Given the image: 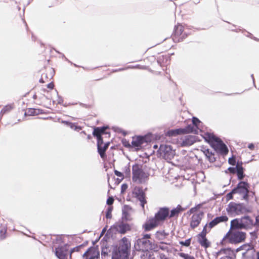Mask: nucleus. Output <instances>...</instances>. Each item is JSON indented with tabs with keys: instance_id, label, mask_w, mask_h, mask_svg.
Wrapping results in <instances>:
<instances>
[{
	"instance_id": "36",
	"label": "nucleus",
	"mask_w": 259,
	"mask_h": 259,
	"mask_svg": "<svg viewBox=\"0 0 259 259\" xmlns=\"http://www.w3.org/2000/svg\"><path fill=\"white\" fill-rule=\"evenodd\" d=\"M179 255L184 259H195L194 256L183 252L179 253Z\"/></svg>"
},
{
	"instance_id": "17",
	"label": "nucleus",
	"mask_w": 259,
	"mask_h": 259,
	"mask_svg": "<svg viewBox=\"0 0 259 259\" xmlns=\"http://www.w3.org/2000/svg\"><path fill=\"white\" fill-rule=\"evenodd\" d=\"M88 254V256H92L99 258L100 257V252L98 249L95 247H90L87 251H86L83 254V257H85Z\"/></svg>"
},
{
	"instance_id": "42",
	"label": "nucleus",
	"mask_w": 259,
	"mask_h": 259,
	"mask_svg": "<svg viewBox=\"0 0 259 259\" xmlns=\"http://www.w3.org/2000/svg\"><path fill=\"white\" fill-rule=\"evenodd\" d=\"M234 194H236V193L235 192V190H234V189H233L230 192H229V193H228L227 194V195H226L227 200H229L232 199L233 197V195Z\"/></svg>"
},
{
	"instance_id": "21",
	"label": "nucleus",
	"mask_w": 259,
	"mask_h": 259,
	"mask_svg": "<svg viewBox=\"0 0 259 259\" xmlns=\"http://www.w3.org/2000/svg\"><path fill=\"white\" fill-rule=\"evenodd\" d=\"M130 242L128 241L127 238L124 237L121 240V242L119 243L118 248L130 251Z\"/></svg>"
},
{
	"instance_id": "45",
	"label": "nucleus",
	"mask_w": 259,
	"mask_h": 259,
	"mask_svg": "<svg viewBox=\"0 0 259 259\" xmlns=\"http://www.w3.org/2000/svg\"><path fill=\"white\" fill-rule=\"evenodd\" d=\"M124 172L126 177H130L131 176V169L130 165L126 166L124 167Z\"/></svg>"
},
{
	"instance_id": "28",
	"label": "nucleus",
	"mask_w": 259,
	"mask_h": 259,
	"mask_svg": "<svg viewBox=\"0 0 259 259\" xmlns=\"http://www.w3.org/2000/svg\"><path fill=\"white\" fill-rule=\"evenodd\" d=\"M242 163L240 162V165L237 169V170L236 172L237 176V178L239 180H242L244 179L245 177V174L244 173V168L242 166Z\"/></svg>"
},
{
	"instance_id": "41",
	"label": "nucleus",
	"mask_w": 259,
	"mask_h": 259,
	"mask_svg": "<svg viewBox=\"0 0 259 259\" xmlns=\"http://www.w3.org/2000/svg\"><path fill=\"white\" fill-rule=\"evenodd\" d=\"M191 238L186 239L185 241H180V244L183 246L188 247L191 244Z\"/></svg>"
},
{
	"instance_id": "12",
	"label": "nucleus",
	"mask_w": 259,
	"mask_h": 259,
	"mask_svg": "<svg viewBox=\"0 0 259 259\" xmlns=\"http://www.w3.org/2000/svg\"><path fill=\"white\" fill-rule=\"evenodd\" d=\"M135 195L137 199L140 202V205L144 208V205L147 203L145 193L142 187H138L135 189Z\"/></svg>"
},
{
	"instance_id": "48",
	"label": "nucleus",
	"mask_w": 259,
	"mask_h": 259,
	"mask_svg": "<svg viewBox=\"0 0 259 259\" xmlns=\"http://www.w3.org/2000/svg\"><path fill=\"white\" fill-rule=\"evenodd\" d=\"M101 128V135H110V133H108L107 132H106V129H107L108 128V127L107 126H102V127H100Z\"/></svg>"
},
{
	"instance_id": "9",
	"label": "nucleus",
	"mask_w": 259,
	"mask_h": 259,
	"mask_svg": "<svg viewBox=\"0 0 259 259\" xmlns=\"http://www.w3.org/2000/svg\"><path fill=\"white\" fill-rule=\"evenodd\" d=\"M69 245L65 244L59 246L55 248V253L59 259H67L69 249Z\"/></svg>"
},
{
	"instance_id": "26",
	"label": "nucleus",
	"mask_w": 259,
	"mask_h": 259,
	"mask_svg": "<svg viewBox=\"0 0 259 259\" xmlns=\"http://www.w3.org/2000/svg\"><path fill=\"white\" fill-rule=\"evenodd\" d=\"M255 250L253 246L251 243L244 244L236 249V252H238L240 250H245V252H248L249 250Z\"/></svg>"
},
{
	"instance_id": "56",
	"label": "nucleus",
	"mask_w": 259,
	"mask_h": 259,
	"mask_svg": "<svg viewBox=\"0 0 259 259\" xmlns=\"http://www.w3.org/2000/svg\"><path fill=\"white\" fill-rule=\"evenodd\" d=\"M248 148L249 149H250V150H253V149H254V144H252V143L249 144L248 145Z\"/></svg>"
},
{
	"instance_id": "47",
	"label": "nucleus",
	"mask_w": 259,
	"mask_h": 259,
	"mask_svg": "<svg viewBox=\"0 0 259 259\" xmlns=\"http://www.w3.org/2000/svg\"><path fill=\"white\" fill-rule=\"evenodd\" d=\"M139 66V65H137V66H128L126 68H119L118 69H116L115 70H114V72H117V71H123V70H124L125 69H128V68H138Z\"/></svg>"
},
{
	"instance_id": "52",
	"label": "nucleus",
	"mask_w": 259,
	"mask_h": 259,
	"mask_svg": "<svg viewBox=\"0 0 259 259\" xmlns=\"http://www.w3.org/2000/svg\"><path fill=\"white\" fill-rule=\"evenodd\" d=\"M128 186L126 184H123L121 186V193H123L127 189Z\"/></svg>"
},
{
	"instance_id": "40",
	"label": "nucleus",
	"mask_w": 259,
	"mask_h": 259,
	"mask_svg": "<svg viewBox=\"0 0 259 259\" xmlns=\"http://www.w3.org/2000/svg\"><path fill=\"white\" fill-rule=\"evenodd\" d=\"M195 141V138L193 137H187V139H186L185 141L184 142L186 143V144L188 145H192L194 143V142Z\"/></svg>"
},
{
	"instance_id": "14",
	"label": "nucleus",
	"mask_w": 259,
	"mask_h": 259,
	"mask_svg": "<svg viewBox=\"0 0 259 259\" xmlns=\"http://www.w3.org/2000/svg\"><path fill=\"white\" fill-rule=\"evenodd\" d=\"M203 214L202 211H200L199 213L194 214L192 216L190 221V227L191 229H194L199 226L201 221Z\"/></svg>"
},
{
	"instance_id": "19",
	"label": "nucleus",
	"mask_w": 259,
	"mask_h": 259,
	"mask_svg": "<svg viewBox=\"0 0 259 259\" xmlns=\"http://www.w3.org/2000/svg\"><path fill=\"white\" fill-rule=\"evenodd\" d=\"M200 123L201 121L198 118L195 117H193L192 118V124H189L188 125L193 126L194 128L192 132H189L187 133H194L195 134H198L199 132L200 131V130L199 129V124Z\"/></svg>"
},
{
	"instance_id": "37",
	"label": "nucleus",
	"mask_w": 259,
	"mask_h": 259,
	"mask_svg": "<svg viewBox=\"0 0 259 259\" xmlns=\"http://www.w3.org/2000/svg\"><path fill=\"white\" fill-rule=\"evenodd\" d=\"M83 246V244H81V245H78L77 246H76L73 248H72L70 251V258H71V256H72V254L74 252H77V251H79L80 249Z\"/></svg>"
},
{
	"instance_id": "44",
	"label": "nucleus",
	"mask_w": 259,
	"mask_h": 259,
	"mask_svg": "<svg viewBox=\"0 0 259 259\" xmlns=\"http://www.w3.org/2000/svg\"><path fill=\"white\" fill-rule=\"evenodd\" d=\"M207 224H206L204 226L201 232H200L199 234L206 235L207 233L208 232H209L210 230V229H209L208 230H207ZM208 229H209V228H208Z\"/></svg>"
},
{
	"instance_id": "49",
	"label": "nucleus",
	"mask_w": 259,
	"mask_h": 259,
	"mask_svg": "<svg viewBox=\"0 0 259 259\" xmlns=\"http://www.w3.org/2000/svg\"><path fill=\"white\" fill-rule=\"evenodd\" d=\"M228 162L232 165H235L236 164V159L234 157H232L229 158Z\"/></svg>"
},
{
	"instance_id": "7",
	"label": "nucleus",
	"mask_w": 259,
	"mask_h": 259,
	"mask_svg": "<svg viewBox=\"0 0 259 259\" xmlns=\"http://www.w3.org/2000/svg\"><path fill=\"white\" fill-rule=\"evenodd\" d=\"M249 185L244 181H240L237 186L234 188L236 194L242 195L243 199L248 201L249 199Z\"/></svg>"
},
{
	"instance_id": "4",
	"label": "nucleus",
	"mask_w": 259,
	"mask_h": 259,
	"mask_svg": "<svg viewBox=\"0 0 259 259\" xmlns=\"http://www.w3.org/2000/svg\"><path fill=\"white\" fill-rule=\"evenodd\" d=\"M226 211L230 217H234L245 213L248 210L243 203L230 202L227 205Z\"/></svg>"
},
{
	"instance_id": "55",
	"label": "nucleus",
	"mask_w": 259,
	"mask_h": 259,
	"mask_svg": "<svg viewBox=\"0 0 259 259\" xmlns=\"http://www.w3.org/2000/svg\"><path fill=\"white\" fill-rule=\"evenodd\" d=\"M250 235L251 236L252 239H255L257 238L256 233L255 231H253L250 233Z\"/></svg>"
},
{
	"instance_id": "29",
	"label": "nucleus",
	"mask_w": 259,
	"mask_h": 259,
	"mask_svg": "<svg viewBox=\"0 0 259 259\" xmlns=\"http://www.w3.org/2000/svg\"><path fill=\"white\" fill-rule=\"evenodd\" d=\"M61 122L69 126L71 129L74 130V131H79L81 129L80 126L76 125L75 123L68 121L62 120Z\"/></svg>"
},
{
	"instance_id": "61",
	"label": "nucleus",
	"mask_w": 259,
	"mask_h": 259,
	"mask_svg": "<svg viewBox=\"0 0 259 259\" xmlns=\"http://www.w3.org/2000/svg\"><path fill=\"white\" fill-rule=\"evenodd\" d=\"M159 248L162 250H165L167 249V247L165 246L159 245Z\"/></svg>"
},
{
	"instance_id": "34",
	"label": "nucleus",
	"mask_w": 259,
	"mask_h": 259,
	"mask_svg": "<svg viewBox=\"0 0 259 259\" xmlns=\"http://www.w3.org/2000/svg\"><path fill=\"white\" fill-rule=\"evenodd\" d=\"M240 162L238 161L235 167H229L228 168V170L231 174H236V172L237 170V169L240 165Z\"/></svg>"
},
{
	"instance_id": "15",
	"label": "nucleus",
	"mask_w": 259,
	"mask_h": 259,
	"mask_svg": "<svg viewBox=\"0 0 259 259\" xmlns=\"http://www.w3.org/2000/svg\"><path fill=\"white\" fill-rule=\"evenodd\" d=\"M159 222L153 217L143 225V228L145 231H149L155 228L158 225Z\"/></svg>"
},
{
	"instance_id": "51",
	"label": "nucleus",
	"mask_w": 259,
	"mask_h": 259,
	"mask_svg": "<svg viewBox=\"0 0 259 259\" xmlns=\"http://www.w3.org/2000/svg\"><path fill=\"white\" fill-rule=\"evenodd\" d=\"M114 202V198L112 197H109L106 201V203L108 205H111Z\"/></svg>"
},
{
	"instance_id": "63",
	"label": "nucleus",
	"mask_w": 259,
	"mask_h": 259,
	"mask_svg": "<svg viewBox=\"0 0 259 259\" xmlns=\"http://www.w3.org/2000/svg\"><path fill=\"white\" fill-rule=\"evenodd\" d=\"M160 257H161V259H169V258H168L167 257H166L165 255L164 254H161L160 255Z\"/></svg>"
},
{
	"instance_id": "3",
	"label": "nucleus",
	"mask_w": 259,
	"mask_h": 259,
	"mask_svg": "<svg viewBox=\"0 0 259 259\" xmlns=\"http://www.w3.org/2000/svg\"><path fill=\"white\" fill-rule=\"evenodd\" d=\"M232 227L240 230H249L255 225L253 220L249 215H246L241 218L234 219L231 221Z\"/></svg>"
},
{
	"instance_id": "50",
	"label": "nucleus",
	"mask_w": 259,
	"mask_h": 259,
	"mask_svg": "<svg viewBox=\"0 0 259 259\" xmlns=\"http://www.w3.org/2000/svg\"><path fill=\"white\" fill-rule=\"evenodd\" d=\"M122 143L124 147L127 148H129L131 146H132V145H131V144H130L129 142L127 141L126 139H123L122 140Z\"/></svg>"
},
{
	"instance_id": "16",
	"label": "nucleus",
	"mask_w": 259,
	"mask_h": 259,
	"mask_svg": "<svg viewBox=\"0 0 259 259\" xmlns=\"http://www.w3.org/2000/svg\"><path fill=\"white\" fill-rule=\"evenodd\" d=\"M145 142V138L143 136H138L136 138H133L132 142V147L135 148L137 150H140L142 144Z\"/></svg>"
},
{
	"instance_id": "30",
	"label": "nucleus",
	"mask_w": 259,
	"mask_h": 259,
	"mask_svg": "<svg viewBox=\"0 0 259 259\" xmlns=\"http://www.w3.org/2000/svg\"><path fill=\"white\" fill-rule=\"evenodd\" d=\"M7 227L6 225H1L0 226V238L1 239H4L6 237V233Z\"/></svg>"
},
{
	"instance_id": "31",
	"label": "nucleus",
	"mask_w": 259,
	"mask_h": 259,
	"mask_svg": "<svg viewBox=\"0 0 259 259\" xmlns=\"http://www.w3.org/2000/svg\"><path fill=\"white\" fill-rule=\"evenodd\" d=\"M131 209V207L127 205H124L122 208V215L123 218H124L125 219H127V217L128 215V211Z\"/></svg>"
},
{
	"instance_id": "35",
	"label": "nucleus",
	"mask_w": 259,
	"mask_h": 259,
	"mask_svg": "<svg viewBox=\"0 0 259 259\" xmlns=\"http://www.w3.org/2000/svg\"><path fill=\"white\" fill-rule=\"evenodd\" d=\"M218 224L222 222H226L228 220V218L226 215H222L215 218Z\"/></svg>"
},
{
	"instance_id": "6",
	"label": "nucleus",
	"mask_w": 259,
	"mask_h": 259,
	"mask_svg": "<svg viewBox=\"0 0 259 259\" xmlns=\"http://www.w3.org/2000/svg\"><path fill=\"white\" fill-rule=\"evenodd\" d=\"M133 181L139 184L145 182V173L142 169V166L138 164H135L132 167Z\"/></svg>"
},
{
	"instance_id": "53",
	"label": "nucleus",
	"mask_w": 259,
	"mask_h": 259,
	"mask_svg": "<svg viewBox=\"0 0 259 259\" xmlns=\"http://www.w3.org/2000/svg\"><path fill=\"white\" fill-rule=\"evenodd\" d=\"M114 174L116 176L119 177H121V180H122L123 179V175L122 172L118 171L117 170H114Z\"/></svg>"
},
{
	"instance_id": "59",
	"label": "nucleus",
	"mask_w": 259,
	"mask_h": 259,
	"mask_svg": "<svg viewBox=\"0 0 259 259\" xmlns=\"http://www.w3.org/2000/svg\"><path fill=\"white\" fill-rule=\"evenodd\" d=\"M254 223H255V225H256L259 226V216L256 217Z\"/></svg>"
},
{
	"instance_id": "13",
	"label": "nucleus",
	"mask_w": 259,
	"mask_h": 259,
	"mask_svg": "<svg viewBox=\"0 0 259 259\" xmlns=\"http://www.w3.org/2000/svg\"><path fill=\"white\" fill-rule=\"evenodd\" d=\"M194 127L191 125H187L183 128H178L169 130L167 133L168 136H174L182 134H187L189 132H192Z\"/></svg>"
},
{
	"instance_id": "64",
	"label": "nucleus",
	"mask_w": 259,
	"mask_h": 259,
	"mask_svg": "<svg viewBox=\"0 0 259 259\" xmlns=\"http://www.w3.org/2000/svg\"><path fill=\"white\" fill-rule=\"evenodd\" d=\"M196 208L195 207L192 208L190 209V212L193 213L195 210H196Z\"/></svg>"
},
{
	"instance_id": "18",
	"label": "nucleus",
	"mask_w": 259,
	"mask_h": 259,
	"mask_svg": "<svg viewBox=\"0 0 259 259\" xmlns=\"http://www.w3.org/2000/svg\"><path fill=\"white\" fill-rule=\"evenodd\" d=\"M197 241L201 246L206 248L210 246V243L206 237V235L198 234L197 235Z\"/></svg>"
},
{
	"instance_id": "54",
	"label": "nucleus",
	"mask_w": 259,
	"mask_h": 259,
	"mask_svg": "<svg viewBox=\"0 0 259 259\" xmlns=\"http://www.w3.org/2000/svg\"><path fill=\"white\" fill-rule=\"evenodd\" d=\"M57 94L58 96V99L57 100V103L59 104H62L63 102V98L58 95V92H57Z\"/></svg>"
},
{
	"instance_id": "5",
	"label": "nucleus",
	"mask_w": 259,
	"mask_h": 259,
	"mask_svg": "<svg viewBox=\"0 0 259 259\" xmlns=\"http://www.w3.org/2000/svg\"><path fill=\"white\" fill-rule=\"evenodd\" d=\"M158 154L160 157L169 162L174 157L176 153L175 150L172 149L171 146L161 144L158 150Z\"/></svg>"
},
{
	"instance_id": "23",
	"label": "nucleus",
	"mask_w": 259,
	"mask_h": 259,
	"mask_svg": "<svg viewBox=\"0 0 259 259\" xmlns=\"http://www.w3.org/2000/svg\"><path fill=\"white\" fill-rule=\"evenodd\" d=\"M44 113L43 110L40 109L29 108L25 112V114L29 116L37 115Z\"/></svg>"
},
{
	"instance_id": "32",
	"label": "nucleus",
	"mask_w": 259,
	"mask_h": 259,
	"mask_svg": "<svg viewBox=\"0 0 259 259\" xmlns=\"http://www.w3.org/2000/svg\"><path fill=\"white\" fill-rule=\"evenodd\" d=\"M101 128L100 127H96L94 128V131L93 132V135L96 138L101 137Z\"/></svg>"
},
{
	"instance_id": "33",
	"label": "nucleus",
	"mask_w": 259,
	"mask_h": 259,
	"mask_svg": "<svg viewBox=\"0 0 259 259\" xmlns=\"http://www.w3.org/2000/svg\"><path fill=\"white\" fill-rule=\"evenodd\" d=\"M226 249H222L217 253L218 255L222 254H225L222 256L220 259H234L233 257L226 255Z\"/></svg>"
},
{
	"instance_id": "24",
	"label": "nucleus",
	"mask_w": 259,
	"mask_h": 259,
	"mask_svg": "<svg viewBox=\"0 0 259 259\" xmlns=\"http://www.w3.org/2000/svg\"><path fill=\"white\" fill-rule=\"evenodd\" d=\"M131 229L128 224L125 223H120L117 226V230L121 234H125L127 231Z\"/></svg>"
},
{
	"instance_id": "8",
	"label": "nucleus",
	"mask_w": 259,
	"mask_h": 259,
	"mask_svg": "<svg viewBox=\"0 0 259 259\" xmlns=\"http://www.w3.org/2000/svg\"><path fill=\"white\" fill-rule=\"evenodd\" d=\"M134 247L138 251H147L152 249V244L149 240L141 238L136 240Z\"/></svg>"
},
{
	"instance_id": "46",
	"label": "nucleus",
	"mask_w": 259,
	"mask_h": 259,
	"mask_svg": "<svg viewBox=\"0 0 259 259\" xmlns=\"http://www.w3.org/2000/svg\"><path fill=\"white\" fill-rule=\"evenodd\" d=\"M97 148H98L99 147L103 145V144H104V142H103V137L102 136L97 138Z\"/></svg>"
},
{
	"instance_id": "39",
	"label": "nucleus",
	"mask_w": 259,
	"mask_h": 259,
	"mask_svg": "<svg viewBox=\"0 0 259 259\" xmlns=\"http://www.w3.org/2000/svg\"><path fill=\"white\" fill-rule=\"evenodd\" d=\"M112 210H113V206H109L107 208V210H106V218L107 219H111V217H112L111 212H112Z\"/></svg>"
},
{
	"instance_id": "11",
	"label": "nucleus",
	"mask_w": 259,
	"mask_h": 259,
	"mask_svg": "<svg viewBox=\"0 0 259 259\" xmlns=\"http://www.w3.org/2000/svg\"><path fill=\"white\" fill-rule=\"evenodd\" d=\"M183 27L181 25H178L175 26L174 28V32L173 34V39L174 40L178 41H183V39L187 36L185 33H183Z\"/></svg>"
},
{
	"instance_id": "27",
	"label": "nucleus",
	"mask_w": 259,
	"mask_h": 259,
	"mask_svg": "<svg viewBox=\"0 0 259 259\" xmlns=\"http://www.w3.org/2000/svg\"><path fill=\"white\" fill-rule=\"evenodd\" d=\"M130 251L118 248L117 255L120 259H128Z\"/></svg>"
},
{
	"instance_id": "62",
	"label": "nucleus",
	"mask_w": 259,
	"mask_h": 259,
	"mask_svg": "<svg viewBox=\"0 0 259 259\" xmlns=\"http://www.w3.org/2000/svg\"><path fill=\"white\" fill-rule=\"evenodd\" d=\"M85 259H96V257H92L91 256H89L88 255V254L86 256H85L84 257Z\"/></svg>"
},
{
	"instance_id": "22",
	"label": "nucleus",
	"mask_w": 259,
	"mask_h": 259,
	"mask_svg": "<svg viewBox=\"0 0 259 259\" xmlns=\"http://www.w3.org/2000/svg\"><path fill=\"white\" fill-rule=\"evenodd\" d=\"M110 145V142H107L105 143L104 145H102L98 149V152L102 158H104L106 157V151Z\"/></svg>"
},
{
	"instance_id": "58",
	"label": "nucleus",
	"mask_w": 259,
	"mask_h": 259,
	"mask_svg": "<svg viewBox=\"0 0 259 259\" xmlns=\"http://www.w3.org/2000/svg\"><path fill=\"white\" fill-rule=\"evenodd\" d=\"M142 238H145L146 239H148L149 240V239L150 238V234H145L143 237H142Z\"/></svg>"
},
{
	"instance_id": "20",
	"label": "nucleus",
	"mask_w": 259,
	"mask_h": 259,
	"mask_svg": "<svg viewBox=\"0 0 259 259\" xmlns=\"http://www.w3.org/2000/svg\"><path fill=\"white\" fill-rule=\"evenodd\" d=\"M185 208H183L180 205H178L177 207L173 208L170 211L168 214L169 218L178 217L179 213L184 211Z\"/></svg>"
},
{
	"instance_id": "57",
	"label": "nucleus",
	"mask_w": 259,
	"mask_h": 259,
	"mask_svg": "<svg viewBox=\"0 0 259 259\" xmlns=\"http://www.w3.org/2000/svg\"><path fill=\"white\" fill-rule=\"evenodd\" d=\"M54 85L52 82L49 83L47 85V87L50 89H53L54 88Z\"/></svg>"
},
{
	"instance_id": "10",
	"label": "nucleus",
	"mask_w": 259,
	"mask_h": 259,
	"mask_svg": "<svg viewBox=\"0 0 259 259\" xmlns=\"http://www.w3.org/2000/svg\"><path fill=\"white\" fill-rule=\"evenodd\" d=\"M169 209L166 207H160L157 212L155 214L154 218L159 223L163 222L168 217Z\"/></svg>"
},
{
	"instance_id": "1",
	"label": "nucleus",
	"mask_w": 259,
	"mask_h": 259,
	"mask_svg": "<svg viewBox=\"0 0 259 259\" xmlns=\"http://www.w3.org/2000/svg\"><path fill=\"white\" fill-rule=\"evenodd\" d=\"M205 140L210 144L213 148L214 152H212L209 149L203 148L202 151L210 162L216 160L215 152L226 155L228 153V149L221 139L215 136L213 134L207 133L205 136Z\"/></svg>"
},
{
	"instance_id": "43",
	"label": "nucleus",
	"mask_w": 259,
	"mask_h": 259,
	"mask_svg": "<svg viewBox=\"0 0 259 259\" xmlns=\"http://www.w3.org/2000/svg\"><path fill=\"white\" fill-rule=\"evenodd\" d=\"M218 223L217 222V221L214 218L213 220H212L211 222H210L208 224V228L209 229H212L213 227L217 225Z\"/></svg>"
},
{
	"instance_id": "38",
	"label": "nucleus",
	"mask_w": 259,
	"mask_h": 259,
	"mask_svg": "<svg viewBox=\"0 0 259 259\" xmlns=\"http://www.w3.org/2000/svg\"><path fill=\"white\" fill-rule=\"evenodd\" d=\"M13 108L12 105H7L5 106L2 109V113H8Z\"/></svg>"
},
{
	"instance_id": "2",
	"label": "nucleus",
	"mask_w": 259,
	"mask_h": 259,
	"mask_svg": "<svg viewBox=\"0 0 259 259\" xmlns=\"http://www.w3.org/2000/svg\"><path fill=\"white\" fill-rule=\"evenodd\" d=\"M239 229H235L230 224V229L223 238L222 241L228 242L231 244H238L244 242L246 237L245 232L240 231Z\"/></svg>"
},
{
	"instance_id": "60",
	"label": "nucleus",
	"mask_w": 259,
	"mask_h": 259,
	"mask_svg": "<svg viewBox=\"0 0 259 259\" xmlns=\"http://www.w3.org/2000/svg\"><path fill=\"white\" fill-rule=\"evenodd\" d=\"M249 196H251V197H253L254 196H255V192H250L249 191Z\"/></svg>"
},
{
	"instance_id": "25",
	"label": "nucleus",
	"mask_w": 259,
	"mask_h": 259,
	"mask_svg": "<svg viewBox=\"0 0 259 259\" xmlns=\"http://www.w3.org/2000/svg\"><path fill=\"white\" fill-rule=\"evenodd\" d=\"M255 251L249 250L248 252H244L242 253V259H255Z\"/></svg>"
}]
</instances>
